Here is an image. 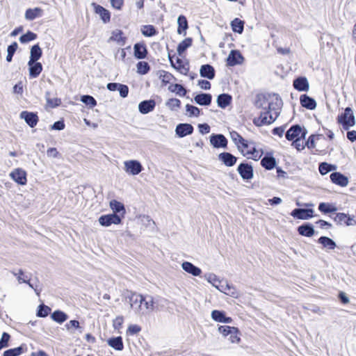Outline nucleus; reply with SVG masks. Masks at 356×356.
Listing matches in <instances>:
<instances>
[{"instance_id": "nucleus-4", "label": "nucleus", "mask_w": 356, "mask_h": 356, "mask_svg": "<svg viewBox=\"0 0 356 356\" xmlns=\"http://www.w3.org/2000/svg\"><path fill=\"white\" fill-rule=\"evenodd\" d=\"M337 122L341 124L344 129H348L355 124V119L353 111L350 107L345 108L344 112L337 117Z\"/></svg>"}, {"instance_id": "nucleus-14", "label": "nucleus", "mask_w": 356, "mask_h": 356, "mask_svg": "<svg viewBox=\"0 0 356 356\" xmlns=\"http://www.w3.org/2000/svg\"><path fill=\"white\" fill-rule=\"evenodd\" d=\"M143 301H145V297L140 294L133 293L129 297L131 307L138 313L141 312Z\"/></svg>"}, {"instance_id": "nucleus-13", "label": "nucleus", "mask_w": 356, "mask_h": 356, "mask_svg": "<svg viewBox=\"0 0 356 356\" xmlns=\"http://www.w3.org/2000/svg\"><path fill=\"white\" fill-rule=\"evenodd\" d=\"M210 143L216 148H226L228 141L222 134H213L210 137Z\"/></svg>"}, {"instance_id": "nucleus-53", "label": "nucleus", "mask_w": 356, "mask_h": 356, "mask_svg": "<svg viewBox=\"0 0 356 356\" xmlns=\"http://www.w3.org/2000/svg\"><path fill=\"white\" fill-rule=\"evenodd\" d=\"M81 100L86 105H89L91 108H93L97 105V101L90 95H83Z\"/></svg>"}, {"instance_id": "nucleus-61", "label": "nucleus", "mask_w": 356, "mask_h": 356, "mask_svg": "<svg viewBox=\"0 0 356 356\" xmlns=\"http://www.w3.org/2000/svg\"><path fill=\"white\" fill-rule=\"evenodd\" d=\"M315 223L321 229H328L331 228V227H332V225L330 222H328L325 220H319L316 221Z\"/></svg>"}, {"instance_id": "nucleus-11", "label": "nucleus", "mask_w": 356, "mask_h": 356, "mask_svg": "<svg viewBox=\"0 0 356 356\" xmlns=\"http://www.w3.org/2000/svg\"><path fill=\"white\" fill-rule=\"evenodd\" d=\"M10 177L20 185H25L27 182L26 172L21 168H16L10 173Z\"/></svg>"}, {"instance_id": "nucleus-33", "label": "nucleus", "mask_w": 356, "mask_h": 356, "mask_svg": "<svg viewBox=\"0 0 356 356\" xmlns=\"http://www.w3.org/2000/svg\"><path fill=\"white\" fill-rule=\"evenodd\" d=\"M318 243L322 245L323 248L334 250L336 248L335 242L327 236H321L318 238Z\"/></svg>"}, {"instance_id": "nucleus-3", "label": "nucleus", "mask_w": 356, "mask_h": 356, "mask_svg": "<svg viewBox=\"0 0 356 356\" xmlns=\"http://www.w3.org/2000/svg\"><path fill=\"white\" fill-rule=\"evenodd\" d=\"M307 131L305 129L302 128L300 125H293L286 133V138L288 140L293 141L292 145L298 150H302L306 146L309 148V140L311 136H309L307 141H305Z\"/></svg>"}, {"instance_id": "nucleus-54", "label": "nucleus", "mask_w": 356, "mask_h": 356, "mask_svg": "<svg viewBox=\"0 0 356 356\" xmlns=\"http://www.w3.org/2000/svg\"><path fill=\"white\" fill-rule=\"evenodd\" d=\"M235 327L229 326V325H220L218 328V332L225 337L230 335L232 330H234Z\"/></svg>"}, {"instance_id": "nucleus-47", "label": "nucleus", "mask_w": 356, "mask_h": 356, "mask_svg": "<svg viewBox=\"0 0 356 356\" xmlns=\"http://www.w3.org/2000/svg\"><path fill=\"white\" fill-rule=\"evenodd\" d=\"M181 101L177 98L169 99L166 102V106L172 111H176L181 107Z\"/></svg>"}, {"instance_id": "nucleus-56", "label": "nucleus", "mask_w": 356, "mask_h": 356, "mask_svg": "<svg viewBox=\"0 0 356 356\" xmlns=\"http://www.w3.org/2000/svg\"><path fill=\"white\" fill-rule=\"evenodd\" d=\"M300 104L303 107L312 109V97L302 95L300 98Z\"/></svg>"}, {"instance_id": "nucleus-7", "label": "nucleus", "mask_w": 356, "mask_h": 356, "mask_svg": "<svg viewBox=\"0 0 356 356\" xmlns=\"http://www.w3.org/2000/svg\"><path fill=\"white\" fill-rule=\"evenodd\" d=\"M99 222L104 227H108L112 224L119 225L122 222V218L115 213L102 215L99 218Z\"/></svg>"}, {"instance_id": "nucleus-52", "label": "nucleus", "mask_w": 356, "mask_h": 356, "mask_svg": "<svg viewBox=\"0 0 356 356\" xmlns=\"http://www.w3.org/2000/svg\"><path fill=\"white\" fill-rule=\"evenodd\" d=\"M51 312V308L44 305H40L37 312V316L39 317H46Z\"/></svg>"}, {"instance_id": "nucleus-41", "label": "nucleus", "mask_w": 356, "mask_h": 356, "mask_svg": "<svg viewBox=\"0 0 356 356\" xmlns=\"http://www.w3.org/2000/svg\"><path fill=\"white\" fill-rule=\"evenodd\" d=\"M159 79L163 86H166L171 83L172 80L175 79V76L171 73L164 70L159 72Z\"/></svg>"}, {"instance_id": "nucleus-12", "label": "nucleus", "mask_w": 356, "mask_h": 356, "mask_svg": "<svg viewBox=\"0 0 356 356\" xmlns=\"http://www.w3.org/2000/svg\"><path fill=\"white\" fill-rule=\"evenodd\" d=\"M243 57L238 50H232L227 58V65L235 66L243 62Z\"/></svg>"}, {"instance_id": "nucleus-30", "label": "nucleus", "mask_w": 356, "mask_h": 356, "mask_svg": "<svg viewBox=\"0 0 356 356\" xmlns=\"http://www.w3.org/2000/svg\"><path fill=\"white\" fill-rule=\"evenodd\" d=\"M42 10L40 8H29L26 10L25 17L28 20H33L42 16Z\"/></svg>"}, {"instance_id": "nucleus-57", "label": "nucleus", "mask_w": 356, "mask_h": 356, "mask_svg": "<svg viewBox=\"0 0 356 356\" xmlns=\"http://www.w3.org/2000/svg\"><path fill=\"white\" fill-rule=\"evenodd\" d=\"M141 331V327L138 325H130L127 329V334L134 335L138 334Z\"/></svg>"}, {"instance_id": "nucleus-15", "label": "nucleus", "mask_w": 356, "mask_h": 356, "mask_svg": "<svg viewBox=\"0 0 356 356\" xmlns=\"http://www.w3.org/2000/svg\"><path fill=\"white\" fill-rule=\"evenodd\" d=\"M20 118L24 119L27 124L31 128L35 127L39 121V118L37 113L26 111H22L20 113Z\"/></svg>"}, {"instance_id": "nucleus-29", "label": "nucleus", "mask_w": 356, "mask_h": 356, "mask_svg": "<svg viewBox=\"0 0 356 356\" xmlns=\"http://www.w3.org/2000/svg\"><path fill=\"white\" fill-rule=\"evenodd\" d=\"M108 344L116 350H122L124 344L121 337L110 338L108 340Z\"/></svg>"}, {"instance_id": "nucleus-37", "label": "nucleus", "mask_w": 356, "mask_h": 356, "mask_svg": "<svg viewBox=\"0 0 356 356\" xmlns=\"http://www.w3.org/2000/svg\"><path fill=\"white\" fill-rule=\"evenodd\" d=\"M110 207L113 211V213L117 214V213H120L122 211V217H124V214L125 213V208L122 203L115 200H113L110 202Z\"/></svg>"}, {"instance_id": "nucleus-22", "label": "nucleus", "mask_w": 356, "mask_h": 356, "mask_svg": "<svg viewBox=\"0 0 356 356\" xmlns=\"http://www.w3.org/2000/svg\"><path fill=\"white\" fill-rule=\"evenodd\" d=\"M94 5H95V13L100 16L102 21L104 23L109 22L111 20L110 12L107 9H106L105 8H104L103 6H102L100 5H96L95 3H94Z\"/></svg>"}, {"instance_id": "nucleus-58", "label": "nucleus", "mask_w": 356, "mask_h": 356, "mask_svg": "<svg viewBox=\"0 0 356 356\" xmlns=\"http://www.w3.org/2000/svg\"><path fill=\"white\" fill-rule=\"evenodd\" d=\"M66 329L71 330L72 329H77L80 327L79 322L76 320H71L65 324Z\"/></svg>"}, {"instance_id": "nucleus-59", "label": "nucleus", "mask_w": 356, "mask_h": 356, "mask_svg": "<svg viewBox=\"0 0 356 356\" xmlns=\"http://www.w3.org/2000/svg\"><path fill=\"white\" fill-rule=\"evenodd\" d=\"M123 323H124L123 316H117L113 320V325L115 329H120L122 326Z\"/></svg>"}, {"instance_id": "nucleus-24", "label": "nucleus", "mask_w": 356, "mask_h": 356, "mask_svg": "<svg viewBox=\"0 0 356 356\" xmlns=\"http://www.w3.org/2000/svg\"><path fill=\"white\" fill-rule=\"evenodd\" d=\"M293 87L298 91H307L309 90V83L306 78L298 77L293 81Z\"/></svg>"}, {"instance_id": "nucleus-63", "label": "nucleus", "mask_w": 356, "mask_h": 356, "mask_svg": "<svg viewBox=\"0 0 356 356\" xmlns=\"http://www.w3.org/2000/svg\"><path fill=\"white\" fill-rule=\"evenodd\" d=\"M47 156L49 157L57 158L59 156V152L55 147H50L47 151Z\"/></svg>"}, {"instance_id": "nucleus-10", "label": "nucleus", "mask_w": 356, "mask_h": 356, "mask_svg": "<svg viewBox=\"0 0 356 356\" xmlns=\"http://www.w3.org/2000/svg\"><path fill=\"white\" fill-rule=\"evenodd\" d=\"M237 171L243 179H251L254 175L252 166L246 163H241L238 166Z\"/></svg>"}, {"instance_id": "nucleus-49", "label": "nucleus", "mask_w": 356, "mask_h": 356, "mask_svg": "<svg viewBox=\"0 0 356 356\" xmlns=\"http://www.w3.org/2000/svg\"><path fill=\"white\" fill-rule=\"evenodd\" d=\"M37 38V34L30 31H27L25 34L19 38V41L22 43H27L30 41L34 40Z\"/></svg>"}, {"instance_id": "nucleus-36", "label": "nucleus", "mask_w": 356, "mask_h": 356, "mask_svg": "<svg viewBox=\"0 0 356 356\" xmlns=\"http://www.w3.org/2000/svg\"><path fill=\"white\" fill-rule=\"evenodd\" d=\"M261 165L266 170H272L276 165L275 159L273 156H264L261 161Z\"/></svg>"}, {"instance_id": "nucleus-51", "label": "nucleus", "mask_w": 356, "mask_h": 356, "mask_svg": "<svg viewBox=\"0 0 356 356\" xmlns=\"http://www.w3.org/2000/svg\"><path fill=\"white\" fill-rule=\"evenodd\" d=\"M298 233L305 236H312V226L309 225H302L298 228Z\"/></svg>"}, {"instance_id": "nucleus-45", "label": "nucleus", "mask_w": 356, "mask_h": 356, "mask_svg": "<svg viewBox=\"0 0 356 356\" xmlns=\"http://www.w3.org/2000/svg\"><path fill=\"white\" fill-rule=\"evenodd\" d=\"M142 33L146 37H152L157 33V31L153 25H144L141 28Z\"/></svg>"}, {"instance_id": "nucleus-5", "label": "nucleus", "mask_w": 356, "mask_h": 356, "mask_svg": "<svg viewBox=\"0 0 356 356\" xmlns=\"http://www.w3.org/2000/svg\"><path fill=\"white\" fill-rule=\"evenodd\" d=\"M174 56H171L170 54H168V58L172 67L177 70L179 73L184 75H187L190 70L189 63L186 60H183L178 57L176 58V62L174 63Z\"/></svg>"}, {"instance_id": "nucleus-16", "label": "nucleus", "mask_w": 356, "mask_h": 356, "mask_svg": "<svg viewBox=\"0 0 356 356\" xmlns=\"http://www.w3.org/2000/svg\"><path fill=\"white\" fill-rule=\"evenodd\" d=\"M218 159L226 166L232 167L237 161V158L229 152H222L218 154Z\"/></svg>"}, {"instance_id": "nucleus-42", "label": "nucleus", "mask_w": 356, "mask_h": 356, "mask_svg": "<svg viewBox=\"0 0 356 356\" xmlns=\"http://www.w3.org/2000/svg\"><path fill=\"white\" fill-rule=\"evenodd\" d=\"M336 169L337 166L335 165L330 164L326 162L321 163L318 167L319 172L322 175H325L327 174L329 172L334 171Z\"/></svg>"}, {"instance_id": "nucleus-9", "label": "nucleus", "mask_w": 356, "mask_h": 356, "mask_svg": "<svg viewBox=\"0 0 356 356\" xmlns=\"http://www.w3.org/2000/svg\"><path fill=\"white\" fill-rule=\"evenodd\" d=\"M124 169L127 172L136 175L142 171L143 166L139 161L130 160L124 162Z\"/></svg>"}, {"instance_id": "nucleus-23", "label": "nucleus", "mask_w": 356, "mask_h": 356, "mask_svg": "<svg viewBox=\"0 0 356 356\" xmlns=\"http://www.w3.org/2000/svg\"><path fill=\"white\" fill-rule=\"evenodd\" d=\"M182 268L187 272L193 275V276H199L202 273V270L193 265L192 263L188 261H184L182 264Z\"/></svg>"}, {"instance_id": "nucleus-18", "label": "nucleus", "mask_w": 356, "mask_h": 356, "mask_svg": "<svg viewBox=\"0 0 356 356\" xmlns=\"http://www.w3.org/2000/svg\"><path fill=\"white\" fill-rule=\"evenodd\" d=\"M176 134L181 138L190 135L193 131V127L187 123L179 124L175 129Z\"/></svg>"}, {"instance_id": "nucleus-32", "label": "nucleus", "mask_w": 356, "mask_h": 356, "mask_svg": "<svg viewBox=\"0 0 356 356\" xmlns=\"http://www.w3.org/2000/svg\"><path fill=\"white\" fill-rule=\"evenodd\" d=\"M232 102V97L228 94H221L218 97L217 103L219 107L225 108Z\"/></svg>"}, {"instance_id": "nucleus-43", "label": "nucleus", "mask_w": 356, "mask_h": 356, "mask_svg": "<svg viewBox=\"0 0 356 356\" xmlns=\"http://www.w3.org/2000/svg\"><path fill=\"white\" fill-rule=\"evenodd\" d=\"M154 302L153 301V298L150 297L149 300H147L145 298V301H143L142 302V307H141V312L144 313L145 312H151L154 309Z\"/></svg>"}, {"instance_id": "nucleus-34", "label": "nucleus", "mask_w": 356, "mask_h": 356, "mask_svg": "<svg viewBox=\"0 0 356 356\" xmlns=\"http://www.w3.org/2000/svg\"><path fill=\"white\" fill-rule=\"evenodd\" d=\"M51 318L55 322L61 324L68 318V316L65 312L56 310L51 314Z\"/></svg>"}, {"instance_id": "nucleus-6", "label": "nucleus", "mask_w": 356, "mask_h": 356, "mask_svg": "<svg viewBox=\"0 0 356 356\" xmlns=\"http://www.w3.org/2000/svg\"><path fill=\"white\" fill-rule=\"evenodd\" d=\"M333 220L339 225L352 226L356 225L355 217L344 213H337L333 217Z\"/></svg>"}, {"instance_id": "nucleus-38", "label": "nucleus", "mask_w": 356, "mask_h": 356, "mask_svg": "<svg viewBox=\"0 0 356 356\" xmlns=\"http://www.w3.org/2000/svg\"><path fill=\"white\" fill-rule=\"evenodd\" d=\"M168 90L170 92L176 93L181 97L185 96L187 92L186 88L182 85L179 83L171 84L169 86Z\"/></svg>"}, {"instance_id": "nucleus-17", "label": "nucleus", "mask_w": 356, "mask_h": 356, "mask_svg": "<svg viewBox=\"0 0 356 356\" xmlns=\"http://www.w3.org/2000/svg\"><path fill=\"white\" fill-rule=\"evenodd\" d=\"M134 56L138 59H143L147 57V49L144 42L136 43L134 46Z\"/></svg>"}, {"instance_id": "nucleus-1", "label": "nucleus", "mask_w": 356, "mask_h": 356, "mask_svg": "<svg viewBox=\"0 0 356 356\" xmlns=\"http://www.w3.org/2000/svg\"><path fill=\"white\" fill-rule=\"evenodd\" d=\"M255 105L263 109L257 118L252 120L257 127L272 124L277 118L282 105V99L275 94H261L257 97Z\"/></svg>"}, {"instance_id": "nucleus-26", "label": "nucleus", "mask_w": 356, "mask_h": 356, "mask_svg": "<svg viewBox=\"0 0 356 356\" xmlns=\"http://www.w3.org/2000/svg\"><path fill=\"white\" fill-rule=\"evenodd\" d=\"M212 318L217 322L230 323L232 322L231 317L225 316V314L219 310H213L211 312Z\"/></svg>"}, {"instance_id": "nucleus-44", "label": "nucleus", "mask_w": 356, "mask_h": 356, "mask_svg": "<svg viewBox=\"0 0 356 356\" xmlns=\"http://www.w3.org/2000/svg\"><path fill=\"white\" fill-rule=\"evenodd\" d=\"M137 72L140 74L144 75L149 72L150 66L146 61H139L137 65Z\"/></svg>"}, {"instance_id": "nucleus-62", "label": "nucleus", "mask_w": 356, "mask_h": 356, "mask_svg": "<svg viewBox=\"0 0 356 356\" xmlns=\"http://www.w3.org/2000/svg\"><path fill=\"white\" fill-rule=\"evenodd\" d=\"M199 86L204 90H209L211 88V83L209 81L201 79L198 81Z\"/></svg>"}, {"instance_id": "nucleus-60", "label": "nucleus", "mask_w": 356, "mask_h": 356, "mask_svg": "<svg viewBox=\"0 0 356 356\" xmlns=\"http://www.w3.org/2000/svg\"><path fill=\"white\" fill-rule=\"evenodd\" d=\"M120 92V95L122 97H126L129 93V88L127 85L120 83L118 89Z\"/></svg>"}, {"instance_id": "nucleus-31", "label": "nucleus", "mask_w": 356, "mask_h": 356, "mask_svg": "<svg viewBox=\"0 0 356 356\" xmlns=\"http://www.w3.org/2000/svg\"><path fill=\"white\" fill-rule=\"evenodd\" d=\"M127 38L124 36L123 32L121 30H116L112 32V35L109 38V41H115L118 44H124Z\"/></svg>"}, {"instance_id": "nucleus-55", "label": "nucleus", "mask_w": 356, "mask_h": 356, "mask_svg": "<svg viewBox=\"0 0 356 356\" xmlns=\"http://www.w3.org/2000/svg\"><path fill=\"white\" fill-rule=\"evenodd\" d=\"M186 111L188 113L189 116L198 117L200 115V109L195 106L188 104L186 105Z\"/></svg>"}, {"instance_id": "nucleus-25", "label": "nucleus", "mask_w": 356, "mask_h": 356, "mask_svg": "<svg viewBox=\"0 0 356 356\" xmlns=\"http://www.w3.org/2000/svg\"><path fill=\"white\" fill-rule=\"evenodd\" d=\"M42 56V51L38 44L32 46L30 51V58L29 61L31 63L38 61Z\"/></svg>"}, {"instance_id": "nucleus-21", "label": "nucleus", "mask_w": 356, "mask_h": 356, "mask_svg": "<svg viewBox=\"0 0 356 356\" xmlns=\"http://www.w3.org/2000/svg\"><path fill=\"white\" fill-rule=\"evenodd\" d=\"M28 65L29 66L30 78L38 77L42 71V65L39 62L35 61V63H31V61H29Z\"/></svg>"}, {"instance_id": "nucleus-28", "label": "nucleus", "mask_w": 356, "mask_h": 356, "mask_svg": "<svg viewBox=\"0 0 356 356\" xmlns=\"http://www.w3.org/2000/svg\"><path fill=\"white\" fill-rule=\"evenodd\" d=\"M194 99L199 105L208 106L211 102L212 97L210 94L202 93L197 95Z\"/></svg>"}, {"instance_id": "nucleus-19", "label": "nucleus", "mask_w": 356, "mask_h": 356, "mask_svg": "<svg viewBox=\"0 0 356 356\" xmlns=\"http://www.w3.org/2000/svg\"><path fill=\"white\" fill-rule=\"evenodd\" d=\"M291 215L295 218L306 220L312 218V209H295L291 211Z\"/></svg>"}, {"instance_id": "nucleus-40", "label": "nucleus", "mask_w": 356, "mask_h": 356, "mask_svg": "<svg viewBox=\"0 0 356 356\" xmlns=\"http://www.w3.org/2000/svg\"><path fill=\"white\" fill-rule=\"evenodd\" d=\"M178 23V28H177V33L179 34H181L184 33H186V30L188 29V21L186 19V17L184 15H180L178 17L177 19Z\"/></svg>"}, {"instance_id": "nucleus-46", "label": "nucleus", "mask_w": 356, "mask_h": 356, "mask_svg": "<svg viewBox=\"0 0 356 356\" xmlns=\"http://www.w3.org/2000/svg\"><path fill=\"white\" fill-rule=\"evenodd\" d=\"M18 48V44L16 42H13L10 45H9L7 48V56L6 60L8 62H11L13 60V55Z\"/></svg>"}, {"instance_id": "nucleus-48", "label": "nucleus", "mask_w": 356, "mask_h": 356, "mask_svg": "<svg viewBox=\"0 0 356 356\" xmlns=\"http://www.w3.org/2000/svg\"><path fill=\"white\" fill-rule=\"evenodd\" d=\"M318 209L324 213H328L337 211V207L329 203H321L318 206Z\"/></svg>"}, {"instance_id": "nucleus-50", "label": "nucleus", "mask_w": 356, "mask_h": 356, "mask_svg": "<svg viewBox=\"0 0 356 356\" xmlns=\"http://www.w3.org/2000/svg\"><path fill=\"white\" fill-rule=\"evenodd\" d=\"M229 336V341L232 343H238L241 341V337H240V331L239 330L235 327L234 330H232V332H231Z\"/></svg>"}, {"instance_id": "nucleus-35", "label": "nucleus", "mask_w": 356, "mask_h": 356, "mask_svg": "<svg viewBox=\"0 0 356 356\" xmlns=\"http://www.w3.org/2000/svg\"><path fill=\"white\" fill-rule=\"evenodd\" d=\"M193 40L191 38H186L182 40L177 46V53L181 56L184 51L192 45Z\"/></svg>"}, {"instance_id": "nucleus-39", "label": "nucleus", "mask_w": 356, "mask_h": 356, "mask_svg": "<svg viewBox=\"0 0 356 356\" xmlns=\"http://www.w3.org/2000/svg\"><path fill=\"white\" fill-rule=\"evenodd\" d=\"M231 26L234 32L241 34L244 29V22L239 18H235L231 22Z\"/></svg>"}, {"instance_id": "nucleus-2", "label": "nucleus", "mask_w": 356, "mask_h": 356, "mask_svg": "<svg viewBox=\"0 0 356 356\" xmlns=\"http://www.w3.org/2000/svg\"><path fill=\"white\" fill-rule=\"evenodd\" d=\"M230 137L243 156L254 161L261 158L262 152L256 148L254 141L245 139L236 131L230 132Z\"/></svg>"}, {"instance_id": "nucleus-27", "label": "nucleus", "mask_w": 356, "mask_h": 356, "mask_svg": "<svg viewBox=\"0 0 356 356\" xmlns=\"http://www.w3.org/2000/svg\"><path fill=\"white\" fill-rule=\"evenodd\" d=\"M200 72L202 77H206L209 79H213L215 76L214 68L209 64L202 65Z\"/></svg>"}, {"instance_id": "nucleus-8", "label": "nucleus", "mask_w": 356, "mask_h": 356, "mask_svg": "<svg viewBox=\"0 0 356 356\" xmlns=\"http://www.w3.org/2000/svg\"><path fill=\"white\" fill-rule=\"evenodd\" d=\"M330 180L332 184L340 187H346L348 185L349 179L339 172H334L330 175Z\"/></svg>"}, {"instance_id": "nucleus-20", "label": "nucleus", "mask_w": 356, "mask_h": 356, "mask_svg": "<svg viewBox=\"0 0 356 356\" xmlns=\"http://www.w3.org/2000/svg\"><path fill=\"white\" fill-rule=\"evenodd\" d=\"M156 102L154 99L143 101L139 104V111L143 114H147L155 108Z\"/></svg>"}, {"instance_id": "nucleus-64", "label": "nucleus", "mask_w": 356, "mask_h": 356, "mask_svg": "<svg viewBox=\"0 0 356 356\" xmlns=\"http://www.w3.org/2000/svg\"><path fill=\"white\" fill-rule=\"evenodd\" d=\"M15 275H17V280L19 282L29 284V280H26L24 278L25 276L22 270H19L17 274H15Z\"/></svg>"}]
</instances>
